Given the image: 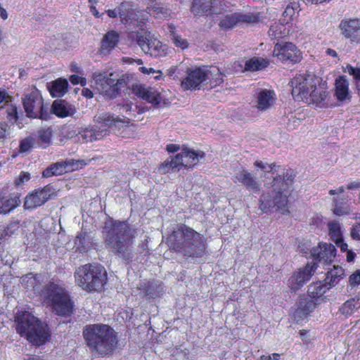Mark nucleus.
Wrapping results in <instances>:
<instances>
[{"label": "nucleus", "instance_id": "obj_1", "mask_svg": "<svg viewBox=\"0 0 360 360\" xmlns=\"http://www.w3.org/2000/svg\"><path fill=\"white\" fill-rule=\"evenodd\" d=\"M103 233L105 245L109 252L124 259L132 258L135 231L127 220L110 218L105 223Z\"/></svg>", "mask_w": 360, "mask_h": 360}, {"label": "nucleus", "instance_id": "obj_2", "mask_svg": "<svg viewBox=\"0 0 360 360\" xmlns=\"http://www.w3.org/2000/svg\"><path fill=\"white\" fill-rule=\"evenodd\" d=\"M290 84L295 98L309 100V103L320 108L329 106L327 83L321 77L309 72L296 74L290 80Z\"/></svg>", "mask_w": 360, "mask_h": 360}, {"label": "nucleus", "instance_id": "obj_3", "mask_svg": "<svg viewBox=\"0 0 360 360\" xmlns=\"http://www.w3.org/2000/svg\"><path fill=\"white\" fill-rule=\"evenodd\" d=\"M172 252L184 257L198 258L206 255V239L200 233L184 224H180L167 238Z\"/></svg>", "mask_w": 360, "mask_h": 360}, {"label": "nucleus", "instance_id": "obj_4", "mask_svg": "<svg viewBox=\"0 0 360 360\" xmlns=\"http://www.w3.org/2000/svg\"><path fill=\"white\" fill-rule=\"evenodd\" d=\"M82 333L86 345L96 356H109L117 347V333L109 325L89 324L83 328Z\"/></svg>", "mask_w": 360, "mask_h": 360}, {"label": "nucleus", "instance_id": "obj_5", "mask_svg": "<svg viewBox=\"0 0 360 360\" xmlns=\"http://www.w3.org/2000/svg\"><path fill=\"white\" fill-rule=\"evenodd\" d=\"M14 321L16 333L32 345L40 347L51 340V331L49 325L31 312H18Z\"/></svg>", "mask_w": 360, "mask_h": 360}, {"label": "nucleus", "instance_id": "obj_6", "mask_svg": "<svg viewBox=\"0 0 360 360\" xmlns=\"http://www.w3.org/2000/svg\"><path fill=\"white\" fill-rule=\"evenodd\" d=\"M296 172L291 168L285 169L283 175L276 176L272 181L274 188L272 193H264L259 200V209L263 213H270L273 208L277 210L287 211L288 197L283 193L294 183Z\"/></svg>", "mask_w": 360, "mask_h": 360}, {"label": "nucleus", "instance_id": "obj_7", "mask_svg": "<svg viewBox=\"0 0 360 360\" xmlns=\"http://www.w3.org/2000/svg\"><path fill=\"white\" fill-rule=\"evenodd\" d=\"M76 284L87 292H101L108 283V273L103 266L98 263H88L79 266L74 273Z\"/></svg>", "mask_w": 360, "mask_h": 360}, {"label": "nucleus", "instance_id": "obj_8", "mask_svg": "<svg viewBox=\"0 0 360 360\" xmlns=\"http://www.w3.org/2000/svg\"><path fill=\"white\" fill-rule=\"evenodd\" d=\"M44 302L53 312L62 317H70L75 310V303L69 292L58 282L49 281L41 289Z\"/></svg>", "mask_w": 360, "mask_h": 360}, {"label": "nucleus", "instance_id": "obj_9", "mask_svg": "<svg viewBox=\"0 0 360 360\" xmlns=\"http://www.w3.org/2000/svg\"><path fill=\"white\" fill-rule=\"evenodd\" d=\"M124 109L127 113L128 117H124L122 119L119 116H114L108 112H103L97 115L94 117V122L97 124L90 131V136L94 140H100L108 135L110 133L109 129L112 127H121L124 126H128L130 121H138L140 119L136 118V115L131 114V111L138 110V114L141 115L144 112L143 109L138 108L137 105H134V108L132 109V106L127 104L124 106Z\"/></svg>", "mask_w": 360, "mask_h": 360}, {"label": "nucleus", "instance_id": "obj_10", "mask_svg": "<svg viewBox=\"0 0 360 360\" xmlns=\"http://www.w3.org/2000/svg\"><path fill=\"white\" fill-rule=\"evenodd\" d=\"M205 157L204 151L195 150L184 146L181 153L167 158L162 162L158 167V171L162 174H166L174 172L176 169H192L198 165L199 159H202Z\"/></svg>", "mask_w": 360, "mask_h": 360}, {"label": "nucleus", "instance_id": "obj_11", "mask_svg": "<svg viewBox=\"0 0 360 360\" xmlns=\"http://www.w3.org/2000/svg\"><path fill=\"white\" fill-rule=\"evenodd\" d=\"M99 93L108 99H113L121 95L127 85L124 75L118 77L115 72H95L92 76Z\"/></svg>", "mask_w": 360, "mask_h": 360}, {"label": "nucleus", "instance_id": "obj_12", "mask_svg": "<svg viewBox=\"0 0 360 360\" xmlns=\"http://www.w3.org/2000/svg\"><path fill=\"white\" fill-rule=\"evenodd\" d=\"M22 103L27 117L44 120L51 117L49 108L44 105L40 91L35 86L25 94Z\"/></svg>", "mask_w": 360, "mask_h": 360}, {"label": "nucleus", "instance_id": "obj_13", "mask_svg": "<svg viewBox=\"0 0 360 360\" xmlns=\"http://www.w3.org/2000/svg\"><path fill=\"white\" fill-rule=\"evenodd\" d=\"M118 13L124 24L133 25L141 30H144L148 16L144 10H138L131 1H122L118 6Z\"/></svg>", "mask_w": 360, "mask_h": 360}, {"label": "nucleus", "instance_id": "obj_14", "mask_svg": "<svg viewBox=\"0 0 360 360\" xmlns=\"http://www.w3.org/2000/svg\"><path fill=\"white\" fill-rule=\"evenodd\" d=\"M207 66L188 68L185 77L181 81V88L184 91H196L208 84Z\"/></svg>", "mask_w": 360, "mask_h": 360}, {"label": "nucleus", "instance_id": "obj_15", "mask_svg": "<svg viewBox=\"0 0 360 360\" xmlns=\"http://www.w3.org/2000/svg\"><path fill=\"white\" fill-rule=\"evenodd\" d=\"M57 195L53 186L48 184L43 188H37L29 193L25 198L24 208L34 210L42 206L49 200Z\"/></svg>", "mask_w": 360, "mask_h": 360}, {"label": "nucleus", "instance_id": "obj_16", "mask_svg": "<svg viewBox=\"0 0 360 360\" xmlns=\"http://www.w3.org/2000/svg\"><path fill=\"white\" fill-rule=\"evenodd\" d=\"M274 55L284 63L296 64L302 59V53L292 42L276 43L274 49Z\"/></svg>", "mask_w": 360, "mask_h": 360}, {"label": "nucleus", "instance_id": "obj_17", "mask_svg": "<svg viewBox=\"0 0 360 360\" xmlns=\"http://www.w3.org/2000/svg\"><path fill=\"white\" fill-rule=\"evenodd\" d=\"M260 13H243L236 12L226 15L219 22V26L224 30H229L235 26L242 24H255L260 21Z\"/></svg>", "mask_w": 360, "mask_h": 360}, {"label": "nucleus", "instance_id": "obj_18", "mask_svg": "<svg viewBox=\"0 0 360 360\" xmlns=\"http://www.w3.org/2000/svg\"><path fill=\"white\" fill-rule=\"evenodd\" d=\"M317 268L318 265L316 262H307L303 268L295 271L289 278L288 281V287L294 292L300 290L304 284L310 280Z\"/></svg>", "mask_w": 360, "mask_h": 360}, {"label": "nucleus", "instance_id": "obj_19", "mask_svg": "<svg viewBox=\"0 0 360 360\" xmlns=\"http://www.w3.org/2000/svg\"><path fill=\"white\" fill-rule=\"evenodd\" d=\"M342 37L351 44H360V18L342 19L339 24Z\"/></svg>", "mask_w": 360, "mask_h": 360}, {"label": "nucleus", "instance_id": "obj_20", "mask_svg": "<svg viewBox=\"0 0 360 360\" xmlns=\"http://www.w3.org/2000/svg\"><path fill=\"white\" fill-rule=\"evenodd\" d=\"M311 262H316L324 265L330 264L336 255V248L331 243H319L318 246L314 247L310 251Z\"/></svg>", "mask_w": 360, "mask_h": 360}, {"label": "nucleus", "instance_id": "obj_21", "mask_svg": "<svg viewBox=\"0 0 360 360\" xmlns=\"http://www.w3.org/2000/svg\"><path fill=\"white\" fill-rule=\"evenodd\" d=\"M20 193H11L9 186L0 188V214H8L21 204Z\"/></svg>", "mask_w": 360, "mask_h": 360}, {"label": "nucleus", "instance_id": "obj_22", "mask_svg": "<svg viewBox=\"0 0 360 360\" xmlns=\"http://www.w3.org/2000/svg\"><path fill=\"white\" fill-rule=\"evenodd\" d=\"M319 304L320 302L314 300L308 295H300L297 302V307L294 311L295 320L299 322L307 319Z\"/></svg>", "mask_w": 360, "mask_h": 360}, {"label": "nucleus", "instance_id": "obj_23", "mask_svg": "<svg viewBox=\"0 0 360 360\" xmlns=\"http://www.w3.org/2000/svg\"><path fill=\"white\" fill-rule=\"evenodd\" d=\"M138 44L141 46V49L150 56L158 58L163 57L167 55V48L166 45L157 39H138Z\"/></svg>", "mask_w": 360, "mask_h": 360}, {"label": "nucleus", "instance_id": "obj_24", "mask_svg": "<svg viewBox=\"0 0 360 360\" xmlns=\"http://www.w3.org/2000/svg\"><path fill=\"white\" fill-rule=\"evenodd\" d=\"M140 294L146 300H154L164 293L162 282L156 279H150L141 282L138 286Z\"/></svg>", "mask_w": 360, "mask_h": 360}, {"label": "nucleus", "instance_id": "obj_25", "mask_svg": "<svg viewBox=\"0 0 360 360\" xmlns=\"http://www.w3.org/2000/svg\"><path fill=\"white\" fill-rule=\"evenodd\" d=\"M133 91L138 97L153 105H158L162 101L160 93L153 87L136 84L133 86Z\"/></svg>", "mask_w": 360, "mask_h": 360}, {"label": "nucleus", "instance_id": "obj_26", "mask_svg": "<svg viewBox=\"0 0 360 360\" xmlns=\"http://www.w3.org/2000/svg\"><path fill=\"white\" fill-rule=\"evenodd\" d=\"M77 162L72 159H67L64 161L57 162L51 164L42 172V176L45 178L53 176L62 175L68 171L74 170Z\"/></svg>", "mask_w": 360, "mask_h": 360}, {"label": "nucleus", "instance_id": "obj_27", "mask_svg": "<svg viewBox=\"0 0 360 360\" xmlns=\"http://www.w3.org/2000/svg\"><path fill=\"white\" fill-rule=\"evenodd\" d=\"M76 112L74 105L63 99L55 100L51 108V115L53 114L59 118H65L72 116Z\"/></svg>", "mask_w": 360, "mask_h": 360}, {"label": "nucleus", "instance_id": "obj_28", "mask_svg": "<svg viewBox=\"0 0 360 360\" xmlns=\"http://www.w3.org/2000/svg\"><path fill=\"white\" fill-rule=\"evenodd\" d=\"M120 41V34L115 30L107 32L101 39L99 53L101 54H109L113 50Z\"/></svg>", "mask_w": 360, "mask_h": 360}, {"label": "nucleus", "instance_id": "obj_29", "mask_svg": "<svg viewBox=\"0 0 360 360\" xmlns=\"http://www.w3.org/2000/svg\"><path fill=\"white\" fill-rule=\"evenodd\" d=\"M276 99V95L273 90L261 89L257 94L256 107L262 110H267L274 104Z\"/></svg>", "mask_w": 360, "mask_h": 360}, {"label": "nucleus", "instance_id": "obj_30", "mask_svg": "<svg viewBox=\"0 0 360 360\" xmlns=\"http://www.w3.org/2000/svg\"><path fill=\"white\" fill-rule=\"evenodd\" d=\"M233 180L235 183L241 184L248 190L252 191H258L259 190V185L256 179L247 170L243 169L235 174Z\"/></svg>", "mask_w": 360, "mask_h": 360}, {"label": "nucleus", "instance_id": "obj_31", "mask_svg": "<svg viewBox=\"0 0 360 360\" xmlns=\"http://www.w3.org/2000/svg\"><path fill=\"white\" fill-rule=\"evenodd\" d=\"M349 81L345 75H340L335 80L334 95L339 101H344L347 99L350 100Z\"/></svg>", "mask_w": 360, "mask_h": 360}, {"label": "nucleus", "instance_id": "obj_32", "mask_svg": "<svg viewBox=\"0 0 360 360\" xmlns=\"http://www.w3.org/2000/svg\"><path fill=\"white\" fill-rule=\"evenodd\" d=\"M0 116L13 124L18 123L20 117L23 116V113L21 110H18L16 104L12 101L0 108Z\"/></svg>", "mask_w": 360, "mask_h": 360}, {"label": "nucleus", "instance_id": "obj_33", "mask_svg": "<svg viewBox=\"0 0 360 360\" xmlns=\"http://www.w3.org/2000/svg\"><path fill=\"white\" fill-rule=\"evenodd\" d=\"M333 286L326 281H317L311 284L307 290L308 295L317 302L323 300L325 293Z\"/></svg>", "mask_w": 360, "mask_h": 360}, {"label": "nucleus", "instance_id": "obj_34", "mask_svg": "<svg viewBox=\"0 0 360 360\" xmlns=\"http://www.w3.org/2000/svg\"><path fill=\"white\" fill-rule=\"evenodd\" d=\"M47 87L53 98L62 97L68 91V82L65 79L58 78L49 83Z\"/></svg>", "mask_w": 360, "mask_h": 360}, {"label": "nucleus", "instance_id": "obj_35", "mask_svg": "<svg viewBox=\"0 0 360 360\" xmlns=\"http://www.w3.org/2000/svg\"><path fill=\"white\" fill-rule=\"evenodd\" d=\"M289 25L279 20L271 25L269 30V35L274 39L279 40L289 35Z\"/></svg>", "mask_w": 360, "mask_h": 360}, {"label": "nucleus", "instance_id": "obj_36", "mask_svg": "<svg viewBox=\"0 0 360 360\" xmlns=\"http://www.w3.org/2000/svg\"><path fill=\"white\" fill-rule=\"evenodd\" d=\"M75 244L77 251L84 252L92 247L93 240L86 231L82 229L75 237Z\"/></svg>", "mask_w": 360, "mask_h": 360}, {"label": "nucleus", "instance_id": "obj_37", "mask_svg": "<svg viewBox=\"0 0 360 360\" xmlns=\"http://www.w3.org/2000/svg\"><path fill=\"white\" fill-rule=\"evenodd\" d=\"M269 62L267 59L260 57H252L245 63L243 72H256L266 68Z\"/></svg>", "mask_w": 360, "mask_h": 360}, {"label": "nucleus", "instance_id": "obj_38", "mask_svg": "<svg viewBox=\"0 0 360 360\" xmlns=\"http://www.w3.org/2000/svg\"><path fill=\"white\" fill-rule=\"evenodd\" d=\"M208 84L213 89L220 86L224 82V75L217 67H208Z\"/></svg>", "mask_w": 360, "mask_h": 360}, {"label": "nucleus", "instance_id": "obj_39", "mask_svg": "<svg viewBox=\"0 0 360 360\" xmlns=\"http://www.w3.org/2000/svg\"><path fill=\"white\" fill-rule=\"evenodd\" d=\"M168 31L171 36V39L174 46L182 50H184L188 47V42L187 39H183L180 34L176 32V26L169 23L167 26Z\"/></svg>", "mask_w": 360, "mask_h": 360}, {"label": "nucleus", "instance_id": "obj_40", "mask_svg": "<svg viewBox=\"0 0 360 360\" xmlns=\"http://www.w3.org/2000/svg\"><path fill=\"white\" fill-rule=\"evenodd\" d=\"M211 0H193L191 11L195 15H210Z\"/></svg>", "mask_w": 360, "mask_h": 360}, {"label": "nucleus", "instance_id": "obj_41", "mask_svg": "<svg viewBox=\"0 0 360 360\" xmlns=\"http://www.w3.org/2000/svg\"><path fill=\"white\" fill-rule=\"evenodd\" d=\"M52 139V130L51 128L41 129L38 131L37 137L39 147L46 148L51 145Z\"/></svg>", "mask_w": 360, "mask_h": 360}, {"label": "nucleus", "instance_id": "obj_42", "mask_svg": "<svg viewBox=\"0 0 360 360\" xmlns=\"http://www.w3.org/2000/svg\"><path fill=\"white\" fill-rule=\"evenodd\" d=\"M360 307L359 298H351L347 300L340 308V311L345 315H351Z\"/></svg>", "mask_w": 360, "mask_h": 360}, {"label": "nucleus", "instance_id": "obj_43", "mask_svg": "<svg viewBox=\"0 0 360 360\" xmlns=\"http://www.w3.org/2000/svg\"><path fill=\"white\" fill-rule=\"evenodd\" d=\"M344 276V269L340 266H334L333 269L328 271L326 276V281L332 286L337 284L340 279Z\"/></svg>", "mask_w": 360, "mask_h": 360}, {"label": "nucleus", "instance_id": "obj_44", "mask_svg": "<svg viewBox=\"0 0 360 360\" xmlns=\"http://www.w3.org/2000/svg\"><path fill=\"white\" fill-rule=\"evenodd\" d=\"M210 15L222 14L229 8L228 2L225 0H211Z\"/></svg>", "mask_w": 360, "mask_h": 360}, {"label": "nucleus", "instance_id": "obj_45", "mask_svg": "<svg viewBox=\"0 0 360 360\" xmlns=\"http://www.w3.org/2000/svg\"><path fill=\"white\" fill-rule=\"evenodd\" d=\"M329 236L333 241L342 238L340 224L338 221H330L328 224Z\"/></svg>", "mask_w": 360, "mask_h": 360}, {"label": "nucleus", "instance_id": "obj_46", "mask_svg": "<svg viewBox=\"0 0 360 360\" xmlns=\"http://www.w3.org/2000/svg\"><path fill=\"white\" fill-rule=\"evenodd\" d=\"M35 139L32 136H27L20 141L19 152L20 153H28L34 147Z\"/></svg>", "mask_w": 360, "mask_h": 360}, {"label": "nucleus", "instance_id": "obj_47", "mask_svg": "<svg viewBox=\"0 0 360 360\" xmlns=\"http://www.w3.org/2000/svg\"><path fill=\"white\" fill-rule=\"evenodd\" d=\"M144 11L148 17V15H150L155 18H161L162 16H166L167 14V10L166 8L156 6H148Z\"/></svg>", "mask_w": 360, "mask_h": 360}, {"label": "nucleus", "instance_id": "obj_48", "mask_svg": "<svg viewBox=\"0 0 360 360\" xmlns=\"http://www.w3.org/2000/svg\"><path fill=\"white\" fill-rule=\"evenodd\" d=\"M348 72L352 75L356 84V88L359 96H360V68H354L351 65L347 66Z\"/></svg>", "mask_w": 360, "mask_h": 360}, {"label": "nucleus", "instance_id": "obj_49", "mask_svg": "<svg viewBox=\"0 0 360 360\" xmlns=\"http://www.w3.org/2000/svg\"><path fill=\"white\" fill-rule=\"evenodd\" d=\"M295 6L292 5H288L287 7L285 8L283 13V17L281 18V20L285 22V24H288L292 20L293 17L295 14Z\"/></svg>", "mask_w": 360, "mask_h": 360}, {"label": "nucleus", "instance_id": "obj_50", "mask_svg": "<svg viewBox=\"0 0 360 360\" xmlns=\"http://www.w3.org/2000/svg\"><path fill=\"white\" fill-rule=\"evenodd\" d=\"M335 207L333 210V213L337 216H342L349 213L348 207L346 204H339L336 199H334Z\"/></svg>", "mask_w": 360, "mask_h": 360}, {"label": "nucleus", "instance_id": "obj_51", "mask_svg": "<svg viewBox=\"0 0 360 360\" xmlns=\"http://www.w3.org/2000/svg\"><path fill=\"white\" fill-rule=\"evenodd\" d=\"M349 285L353 288L360 285V269L354 271L349 278Z\"/></svg>", "mask_w": 360, "mask_h": 360}, {"label": "nucleus", "instance_id": "obj_52", "mask_svg": "<svg viewBox=\"0 0 360 360\" xmlns=\"http://www.w3.org/2000/svg\"><path fill=\"white\" fill-rule=\"evenodd\" d=\"M13 97L5 90H0V108L9 101H12Z\"/></svg>", "mask_w": 360, "mask_h": 360}, {"label": "nucleus", "instance_id": "obj_53", "mask_svg": "<svg viewBox=\"0 0 360 360\" xmlns=\"http://www.w3.org/2000/svg\"><path fill=\"white\" fill-rule=\"evenodd\" d=\"M30 179V174L27 172H21L18 177L15 180V184L19 186Z\"/></svg>", "mask_w": 360, "mask_h": 360}, {"label": "nucleus", "instance_id": "obj_54", "mask_svg": "<svg viewBox=\"0 0 360 360\" xmlns=\"http://www.w3.org/2000/svg\"><path fill=\"white\" fill-rule=\"evenodd\" d=\"M8 136V125L6 123H0V139H5Z\"/></svg>", "mask_w": 360, "mask_h": 360}, {"label": "nucleus", "instance_id": "obj_55", "mask_svg": "<svg viewBox=\"0 0 360 360\" xmlns=\"http://www.w3.org/2000/svg\"><path fill=\"white\" fill-rule=\"evenodd\" d=\"M337 246L340 248L342 252H347L348 251V245L346 243L344 242L343 238H340V240L334 241Z\"/></svg>", "mask_w": 360, "mask_h": 360}, {"label": "nucleus", "instance_id": "obj_56", "mask_svg": "<svg viewBox=\"0 0 360 360\" xmlns=\"http://www.w3.org/2000/svg\"><path fill=\"white\" fill-rule=\"evenodd\" d=\"M166 150L168 153H174L180 150V146L178 144L169 143L167 145Z\"/></svg>", "mask_w": 360, "mask_h": 360}, {"label": "nucleus", "instance_id": "obj_57", "mask_svg": "<svg viewBox=\"0 0 360 360\" xmlns=\"http://www.w3.org/2000/svg\"><path fill=\"white\" fill-rule=\"evenodd\" d=\"M82 95L86 98H92L94 96V93L89 88H84L82 91Z\"/></svg>", "mask_w": 360, "mask_h": 360}, {"label": "nucleus", "instance_id": "obj_58", "mask_svg": "<svg viewBox=\"0 0 360 360\" xmlns=\"http://www.w3.org/2000/svg\"><path fill=\"white\" fill-rule=\"evenodd\" d=\"M360 188V181H356L349 183L347 185V188L349 190L358 189Z\"/></svg>", "mask_w": 360, "mask_h": 360}, {"label": "nucleus", "instance_id": "obj_59", "mask_svg": "<svg viewBox=\"0 0 360 360\" xmlns=\"http://www.w3.org/2000/svg\"><path fill=\"white\" fill-rule=\"evenodd\" d=\"M108 15L111 18H115L119 15L118 7L116 9H108L105 11Z\"/></svg>", "mask_w": 360, "mask_h": 360}, {"label": "nucleus", "instance_id": "obj_60", "mask_svg": "<svg viewBox=\"0 0 360 360\" xmlns=\"http://www.w3.org/2000/svg\"><path fill=\"white\" fill-rule=\"evenodd\" d=\"M351 236L354 240H360L359 231L355 228H353L351 231Z\"/></svg>", "mask_w": 360, "mask_h": 360}, {"label": "nucleus", "instance_id": "obj_61", "mask_svg": "<svg viewBox=\"0 0 360 360\" xmlns=\"http://www.w3.org/2000/svg\"><path fill=\"white\" fill-rule=\"evenodd\" d=\"M355 257H356V253L354 252L352 250H348L347 252V261L348 262H354V259H355Z\"/></svg>", "mask_w": 360, "mask_h": 360}, {"label": "nucleus", "instance_id": "obj_62", "mask_svg": "<svg viewBox=\"0 0 360 360\" xmlns=\"http://www.w3.org/2000/svg\"><path fill=\"white\" fill-rule=\"evenodd\" d=\"M69 80L72 84L76 85L80 83V77L76 75H72L70 77Z\"/></svg>", "mask_w": 360, "mask_h": 360}, {"label": "nucleus", "instance_id": "obj_63", "mask_svg": "<svg viewBox=\"0 0 360 360\" xmlns=\"http://www.w3.org/2000/svg\"><path fill=\"white\" fill-rule=\"evenodd\" d=\"M210 46L215 51H222L224 49L221 47L220 44H218L215 41H212Z\"/></svg>", "mask_w": 360, "mask_h": 360}, {"label": "nucleus", "instance_id": "obj_64", "mask_svg": "<svg viewBox=\"0 0 360 360\" xmlns=\"http://www.w3.org/2000/svg\"><path fill=\"white\" fill-rule=\"evenodd\" d=\"M266 360H279L280 359V354L278 353H273L271 355H269L268 356L265 357Z\"/></svg>", "mask_w": 360, "mask_h": 360}]
</instances>
